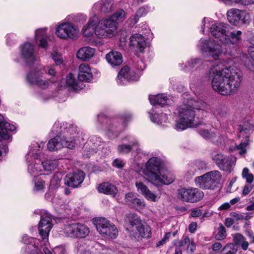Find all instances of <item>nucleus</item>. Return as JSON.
<instances>
[{
	"mask_svg": "<svg viewBox=\"0 0 254 254\" xmlns=\"http://www.w3.org/2000/svg\"><path fill=\"white\" fill-rule=\"evenodd\" d=\"M245 239V237L240 233H237L233 235V241L237 245H240Z\"/></svg>",
	"mask_w": 254,
	"mask_h": 254,
	"instance_id": "nucleus-45",
	"label": "nucleus"
},
{
	"mask_svg": "<svg viewBox=\"0 0 254 254\" xmlns=\"http://www.w3.org/2000/svg\"><path fill=\"white\" fill-rule=\"evenodd\" d=\"M49 84L48 80H43L39 77L34 78V80L33 79V84L43 89H47L49 87Z\"/></svg>",
	"mask_w": 254,
	"mask_h": 254,
	"instance_id": "nucleus-35",
	"label": "nucleus"
},
{
	"mask_svg": "<svg viewBox=\"0 0 254 254\" xmlns=\"http://www.w3.org/2000/svg\"><path fill=\"white\" fill-rule=\"evenodd\" d=\"M45 171H52L55 169L58 166V160L56 159L47 160L42 163Z\"/></svg>",
	"mask_w": 254,
	"mask_h": 254,
	"instance_id": "nucleus-31",
	"label": "nucleus"
},
{
	"mask_svg": "<svg viewBox=\"0 0 254 254\" xmlns=\"http://www.w3.org/2000/svg\"><path fill=\"white\" fill-rule=\"evenodd\" d=\"M149 100L150 104L153 106L158 105L163 106L166 104H169L170 102L167 96L164 94H160L156 96L150 95L149 96Z\"/></svg>",
	"mask_w": 254,
	"mask_h": 254,
	"instance_id": "nucleus-22",
	"label": "nucleus"
},
{
	"mask_svg": "<svg viewBox=\"0 0 254 254\" xmlns=\"http://www.w3.org/2000/svg\"><path fill=\"white\" fill-rule=\"evenodd\" d=\"M107 62L112 66H118L123 62L122 54L118 52L111 51L106 56Z\"/></svg>",
	"mask_w": 254,
	"mask_h": 254,
	"instance_id": "nucleus-20",
	"label": "nucleus"
},
{
	"mask_svg": "<svg viewBox=\"0 0 254 254\" xmlns=\"http://www.w3.org/2000/svg\"><path fill=\"white\" fill-rule=\"evenodd\" d=\"M53 227L51 215L45 210L42 211L38 225V229L39 234L44 243L48 242L49 233Z\"/></svg>",
	"mask_w": 254,
	"mask_h": 254,
	"instance_id": "nucleus-11",
	"label": "nucleus"
},
{
	"mask_svg": "<svg viewBox=\"0 0 254 254\" xmlns=\"http://www.w3.org/2000/svg\"><path fill=\"white\" fill-rule=\"evenodd\" d=\"M61 179V174L60 173H56L51 180V185L54 186L55 187H58L60 185Z\"/></svg>",
	"mask_w": 254,
	"mask_h": 254,
	"instance_id": "nucleus-43",
	"label": "nucleus"
},
{
	"mask_svg": "<svg viewBox=\"0 0 254 254\" xmlns=\"http://www.w3.org/2000/svg\"><path fill=\"white\" fill-rule=\"evenodd\" d=\"M137 75L135 72L130 69L127 66H125L122 68L119 71L118 75V82L122 84L124 80L128 81H134L137 80Z\"/></svg>",
	"mask_w": 254,
	"mask_h": 254,
	"instance_id": "nucleus-16",
	"label": "nucleus"
},
{
	"mask_svg": "<svg viewBox=\"0 0 254 254\" xmlns=\"http://www.w3.org/2000/svg\"><path fill=\"white\" fill-rule=\"evenodd\" d=\"M47 28H41L35 31V39L39 41V45L42 48H46L48 47V36L47 35Z\"/></svg>",
	"mask_w": 254,
	"mask_h": 254,
	"instance_id": "nucleus-23",
	"label": "nucleus"
},
{
	"mask_svg": "<svg viewBox=\"0 0 254 254\" xmlns=\"http://www.w3.org/2000/svg\"><path fill=\"white\" fill-rule=\"evenodd\" d=\"M201 63V60L199 59L196 58L191 59L190 61H188L185 65L184 67H183V69L185 71H188L189 69H191L197 65Z\"/></svg>",
	"mask_w": 254,
	"mask_h": 254,
	"instance_id": "nucleus-39",
	"label": "nucleus"
},
{
	"mask_svg": "<svg viewBox=\"0 0 254 254\" xmlns=\"http://www.w3.org/2000/svg\"><path fill=\"white\" fill-rule=\"evenodd\" d=\"M84 177L85 173L80 170L69 173L64 178V184L73 188L77 187L83 182Z\"/></svg>",
	"mask_w": 254,
	"mask_h": 254,
	"instance_id": "nucleus-14",
	"label": "nucleus"
},
{
	"mask_svg": "<svg viewBox=\"0 0 254 254\" xmlns=\"http://www.w3.org/2000/svg\"><path fill=\"white\" fill-rule=\"evenodd\" d=\"M199 133L204 138H210L213 136L212 133L207 129H200Z\"/></svg>",
	"mask_w": 254,
	"mask_h": 254,
	"instance_id": "nucleus-55",
	"label": "nucleus"
},
{
	"mask_svg": "<svg viewBox=\"0 0 254 254\" xmlns=\"http://www.w3.org/2000/svg\"><path fill=\"white\" fill-rule=\"evenodd\" d=\"M51 55L52 59L55 61L57 65H60L63 63V60L61 55L57 51H53Z\"/></svg>",
	"mask_w": 254,
	"mask_h": 254,
	"instance_id": "nucleus-44",
	"label": "nucleus"
},
{
	"mask_svg": "<svg viewBox=\"0 0 254 254\" xmlns=\"http://www.w3.org/2000/svg\"><path fill=\"white\" fill-rule=\"evenodd\" d=\"M242 177L246 180L248 183L251 184L254 180V175L250 173L249 169L248 168H244L242 173Z\"/></svg>",
	"mask_w": 254,
	"mask_h": 254,
	"instance_id": "nucleus-40",
	"label": "nucleus"
},
{
	"mask_svg": "<svg viewBox=\"0 0 254 254\" xmlns=\"http://www.w3.org/2000/svg\"><path fill=\"white\" fill-rule=\"evenodd\" d=\"M227 19L229 22L235 25L246 23V18H249V14L238 9L232 8L227 12Z\"/></svg>",
	"mask_w": 254,
	"mask_h": 254,
	"instance_id": "nucleus-13",
	"label": "nucleus"
},
{
	"mask_svg": "<svg viewBox=\"0 0 254 254\" xmlns=\"http://www.w3.org/2000/svg\"><path fill=\"white\" fill-rule=\"evenodd\" d=\"M59 125L55 124L53 128L52 132L56 134L57 136L50 139L47 144L48 148L52 151L55 150L61 149L63 147H66L69 149H72L75 146L74 139L71 138H67V135H63L57 128Z\"/></svg>",
	"mask_w": 254,
	"mask_h": 254,
	"instance_id": "nucleus-5",
	"label": "nucleus"
},
{
	"mask_svg": "<svg viewBox=\"0 0 254 254\" xmlns=\"http://www.w3.org/2000/svg\"><path fill=\"white\" fill-rule=\"evenodd\" d=\"M161 160L157 157L150 158L146 163L143 170L144 177L149 182L156 186L169 185L173 179L161 173Z\"/></svg>",
	"mask_w": 254,
	"mask_h": 254,
	"instance_id": "nucleus-3",
	"label": "nucleus"
},
{
	"mask_svg": "<svg viewBox=\"0 0 254 254\" xmlns=\"http://www.w3.org/2000/svg\"><path fill=\"white\" fill-rule=\"evenodd\" d=\"M25 82L30 86L32 85V73L30 70L26 74Z\"/></svg>",
	"mask_w": 254,
	"mask_h": 254,
	"instance_id": "nucleus-60",
	"label": "nucleus"
},
{
	"mask_svg": "<svg viewBox=\"0 0 254 254\" xmlns=\"http://www.w3.org/2000/svg\"><path fill=\"white\" fill-rule=\"evenodd\" d=\"M98 120L101 123L105 124H107L110 122V119L103 114L99 115L98 116Z\"/></svg>",
	"mask_w": 254,
	"mask_h": 254,
	"instance_id": "nucleus-59",
	"label": "nucleus"
},
{
	"mask_svg": "<svg viewBox=\"0 0 254 254\" xmlns=\"http://www.w3.org/2000/svg\"><path fill=\"white\" fill-rule=\"evenodd\" d=\"M227 234L225 228L220 224L217 229V233L215 235V238L218 241L225 239L226 238Z\"/></svg>",
	"mask_w": 254,
	"mask_h": 254,
	"instance_id": "nucleus-34",
	"label": "nucleus"
},
{
	"mask_svg": "<svg viewBox=\"0 0 254 254\" xmlns=\"http://www.w3.org/2000/svg\"><path fill=\"white\" fill-rule=\"evenodd\" d=\"M97 231L102 237L107 239H115L118 230L115 225L105 218L100 217L94 220Z\"/></svg>",
	"mask_w": 254,
	"mask_h": 254,
	"instance_id": "nucleus-7",
	"label": "nucleus"
},
{
	"mask_svg": "<svg viewBox=\"0 0 254 254\" xmlns=\"http://www.w3.org/2000/svg\"><path fill=\"white\" fill-rule=\"evenodd\" d=\"M65 236L73 238H84L89 234V228L81 223H73L65 225L63 229Z\"/></svg>",
	"mask_w": 254,
	"mask_h": 254,
	"instance_id": "nucleus-10",
	"label": "nucleus"
},
{
	"mask_svg": "<svg viewBox=\"0 0 254 254\" xmlns=\"http://www.w3.org/2000/svg\"><path fill=\"white\" fill-rule=\"evenodd\" d=\"M129 45L132 50L141 53L146 47V42L141 34H134L130 37Z\"/></svg>",
	"mask_w": 254,
	"mask_h": 254,
	"instance_id": "nucleus-15",
	"label": "nucleus"
},
{
	"mask_svg": "<svg viewBox=\"0 0 254 254\" xmlns=\"http://www.w3.org/2000/svg\"><path fill=\"white\" fill-rule=\"evenodd\" d=\"M249 140L246 139L244 142H242L239 145H236V148L239 150V154L241 155H244L247 153L246 147L249 145Z\"/></svg>",
	"mask_w": 254,
	"mask_h": 254,
	"instance_id": "nucleus-42",
	"label": "nucleus"
},
{
	"mask_svg": "<svg viewBox=\"0 0 254 254\" xmlns=\"http://www.w3.org/2000/svg\"><path fill=\"white\" fill-rule=\"evenodd\" d=\"M98 191L100 192L107 194H110L114 196L118 191L117 188L113 185L104 182L100 184L98 187Z\"/></svg>",
	"mask_w": 254,
	"mask_h": 254,
	"instance_id": "nucleus-24",
	"label": "nucleus"
},
{
	"mask_svg": "<svg viewBox=\"0 0 254 254\" xmlns=\"http://www.w3.org/2000/svg\"><path fill=\"white\" fill-rule=\"evenodd\" d=\"M113 3L112 0H102L94 4V7L104 13H109L113 9Z\"/></svg>",
	"mask_w": 254,
	"mask_h": 254,
	"instance_id": "nucleus-26",
	"label": "nucleus"
},
{
	"mask_svg": "<svg viewBox=\"0 0 254 254\" xmlns=\"http://www.w3.org/2000/svg\"><path fill=\"white\" fill-rule=\"evenodd\" d=\"M113 165L114 167L121 169L124 166V163L122 160L116 159L113 161Z\"/></svg>",
	"mask_w": 254,
	"mask_h": 254,
	"instance_id": "nucleus-58",
	"label": "nucleus"
},
{
	"mask_svg": "<svg viewBox=\"0 0 254 254\" xmlns=\"http://www.w3.org/2000/svg\"><path fill=\"white\" fill-rule=\"evenodd\" d=\"M190 243V239L188 236L184 237V239L181 241H176L175 246L176 248L185 246L186 244Z\"/></svg>",
	"mask_w": 254,
	"mask_h": 254,
	"instance_id": "nucleus-50",
	"label": "nucleus"
},
{
	"mask_svg": "<svg viewBox=\"0 0 254 254\" xmlns=\"http://www.w3.org/2000/svg\"><path fill=\"white\" fill-rule=\"evenodd\" d=\"M238 248L232 243L227 244L221 251V254H236Z\"/></svg>",
	"mask_w": 254,
	"mask_h": 254,
	"instance_id": "nucleus-32",
	"label": "nucleus"
},
{
	"mask_svg": "<svg viewBox=\"0 0 254 254\" xmlns=\"http://www.w3.org/2000/svg\"><path fill=\"white\" fill-rule=\"evenodd\" d=\"M56 34L61 39H75L77 37L78 32L71 24L65 23L57 27Z\"/></svg>",
	"mask_w": 254,
	"mask_h": 254,
	"instance_id": "nucleus-12",
	"label": "nucleus"
},
{
	"mask_svg": "<svg viewBox=\"0 0 254 254\" xmlns=\"http://www.w3.org/2000/svg\"><path fill=\"white\" fill-rule=\"evenodd\" d=\"M136 187L138 190H140L141 192L144 196L149 200L152 201H156V195L152 193L147 187L143 184L142 182L136 183Z\"/></svg>",
	"mask_w": 254,
	"mask_h": 254,
	"instance_id": "nucleus-27",
	"label": "nucleus"
},
{
	"mask_svg": "<svg viewBox=\"0 0 254 254\" xmlns=\"http://www.w3.org/2000/svg\"><path fill=\"white\" fill-rule=\"evenodd\" d=\"M136 229L141 237L146 238L150 237L151 230L149 226L140 224L136 227Z\"/></svg>",
	"mask_w": 254,
	"mask_h": 254,
	"instance_id": "nucleus-30",
	"label": "nucleus"
},
{
	"mask_svg": "<svg viewBox=\"0 0 254 254\" xmlns=\"http://www.w3.org/2000/svg\"><path fill=\"white\" fill-rule=\"evenodd\" d=\"M207 74L211 77L213 89L224 95L236 93L243 79L241 73L231 67L220 69L213 66Z\"/></svg>",
	"mask_w": 254,
	"mask_h": 254,
	"instance_id": "nucleus-2",
	"label": "nucleus"
},
{
	"mask_svg": "<svg viewBox=\"0 0 254 254\" xmlns=\"http://www.w3.org/2000/svg\"><path fill=\"white\" fill-rule=\"evenodd\" d=\"M94 53V49L89 47H84L78 50L76 56L78 59L85 61L91 59Z\"/></svg>",
	"mask_w": 254,
	"mask_h": 254,
	"instance_id": "nucleus-21",
	"label": "nucleus"
},
{
	"mask_svg": "<svg viewBox=\"0 0 254 254\" xmlns=\"http://www.w3.org/2000/svg\"><path fill=\"white\" fill-rule=\"evenodd\" d=\"M44 70L46 73L51 76H55L56 73V69L54 65L44 67Z\"/></svg>",
	"mask_w": 254,
	"mask_h": 254,
	"instance_id": "nucleus-52",
	"label": "nucleus"
},
{
	"mask_svg": "<svg viewBox=\"0 0 254 254\" xmlns=\"http://www.w3.org/2000/svg\"><path fill=\"white\" fill-rule=\"evenodd\" d=\"M117 22L111 19H103L98 22L95 35L99 38H111L117 32Z\"/></svg>",
	"mask_w": 254,
	"mask_h": 254,
	"instance_id": "nucleus-8",
	"label": "nucleus"
},
{
	"mask_svg": "<svg viewBox=\"0 0 254 254\" xmlns=\"http://www.w3.org/2000/svg\"><path fill=\"white\" fill-rule=\"evenodd\" d=\"M98 23V19L96 17L91 18L88 23L82 29L83 34L85 37H90L95 34L96 25Z\"/></svg>",
	"mask_w": 254,
	"mask_h": 254,
	"instance_id": "nucleus-19",
	"label": "nucleus"
},
{
	"mask_svg": "<svg viewBox=\"0 0 254 254\" xmlns=\"http://www.w3.org/2000/svg\"><path fill=\"white\" fill-rule=\"evenodd\" d=\"M126 18V12L123 9H120L117 11L110 18L111 20H114L118 22H122Z\"/></svg>",
	"mask_w": 254,
	"mask_h": 254,
	"instance_id": "nucleus-37",
	"label": "nucleus"
},
{
	"mask_svg": "<svg viewBox=\"0 0 254 254\" xmlns=\"http://www.w3.org/2000/svg\"><path fill=\"white\" fill-rule=\"evenodd\" d=\"M194 166L197 167L198 170H201L205 168L206 164L202 161H197L195 163Z\"/></svg>",
	"mask_w": 254,
	"mask_h": 254,
	"instance_id": "nucleus-61",
	"label": "nucleus"
},
{
	"mask_svg": "<svg viewBox=\"0 0 254 254\" xmlns=\"http://www.w3.org/2000/svg\"><path fill=\"white\" fill-rule=\"evenodd\" d=\"M136 198V197L134 193L132 192L127 193L125 195L126 202L127 204L131 205Z\"/></svg>",
	"mask_w": 254,
	"mask_h": 254,
	"instance_id": "nucleus-48",
	"label": "nucleus"
},
{
	"mask_svg": "<svg viewBox=\"0 0 254 254\" xmlns=\"http://www.w3.org/2000/svg\"><path fill=\"white\" fill-rule=\"evenodd\" d=\"M150 117L152 122L157 124H161L163 122H166L167 120L166 115L165 114H162L159 115L157 114L153 115L150 113Z\"/></svg>",
	"mask_w": 254,
	"mask_h": 254,
	"instance_id": "nucleus-36",
	"label": "nucleus"
},
{
	"mask_svg": "<svg viewBox=\"0 0 254 254\" xmlns=\"http://www.w3.org/2000/svg\"><path fill=\"white\" fill-rule=\"evenodd\" d=\"M138 142L137 141H132L130 144L127 145L123 144L119 145L118 147V151L120 153L126 154L129 153L134 147L136 148L137 151H139L138 149Z\"/></svg>",
	"mask_w": 254,
	"mask_h": 254,
	"instance_id": "nucleus-29",
	"label": "nucleus"
},
{
	"mask_svg": "<svg viewBox=\"0 0 254 254\" xmlns=\"http://www.w3.org/2000/svg\"><path fill=\"white\" fill-rule=\"evenodd\" d=\"M203 106L201 102L190 101L188 104H184L178 109L179 120L176 127L177 129L184 130L189 127H194L195 113L194 109L200 110Z\"/></svg>",
	"mask_w": 254,
	"mask_h": 254,
	"instance_id": "nucleus-4",
	"label": "nucleus"
},
{
	"mask_svg": "<svg viewBox=\"0 0 254 254\" xmlns=\"http://www.w3.org/2000/svg\"><path fill=\"white\" fill-rule=\"evenodd\" d=\"M20 54L24 63V66L29 67L30 69L32 62V44L26 42L21 46Z\"/></svg>",
	"mask_w": 254,
	"mask_h": 254,
	"instance_id": "nucleus-17",
	"label": "nucleus"
},
{
	"mask_svg": "<svg viewBox=\"0 0 254 254\" xmlns=\"http://www.w3.org/2000/svg\"><path fill=\"white\" fill-rule=\"evenodd\" d=\"M66 83L67 85L72 87L73 89H77L78 88L77 81L71 73H69L67 75Z\"/></svg>",
	"mask_w": 254,
	"mask_h": 254,
	"instance_id": "nucleus-41",
	"label": "nucleus"
},
{
	"mask_svg": "<svg viewBox=\"0 0 254 254\" xmlns=\"http://www.w3.org/2000/svg\"><path fill=\"white\" fill-rule=\"evenodd\" d=\"M195 250V245L193 241L190 242L187 248V252L189 254H192Z\"/></svg>",
	"mask_w": 254,
	"mask_h": 254,
	"instance_id": "nucleus-57",
	"label": "nucleus"
},
{
	"mask_svg": "<svg viewBox=\"0 0 254 254\" xmlns=\"http://www.w3.org/2000/svg\"><path fill=\"white\" fill-rule=\"evenodd\" d=\"M234 166V161L232 160V159L229 157L226 156L225 158L223 159L222 163L219 164L218 167L221 170L230 173Z\"/></svg>",
	"mask_w": 254,
	"mask_h": 254,
	"instance_id": "nucleus-28",
	"label": "nucleus"
},
{
	"mask_svg": "<svg viewBox=\"0 0 254 254\" xmlns=\"http://www.w3.org/2000/svg\"><path fill=\"white\" fill-rule=\"evenodd\" d=\"M177 196L183 202L195 203L203 198L204 193L197 188L184 187L178 190Z\"/></svg>",
	"mask_w": 254,
	"mask_h": 254,
	"instance_id": "nucleus-9",
	"label": "nucleus"
},
{
	"mask_svg": "<svg viewBox=\"0 0 254 254\" xmlns=\"http://www.w3.org/2000/svg\"><path fill=\"white\" fill-rule=\"evenodd\" d=\"M222 246L220 243L216 242L212 245L211 248L213 251H217L222 248Z\"/></svg>",
	"mask_w": 254,
	"mask_h": 254,
	"instance_id": "nucleus-64",
	"label": "nucleus"
},
{
	"mask_svg": "<svg viewBox=\"0 0 254 254\" xmlns=\"http://www.w3.org/2000/svg\"><path fill=\"white\" fill-rule=\"evenodd\" d=\"M2 126V127L0 128V139H4L8 140L10 137L9 132L14 131L16 129V127L14 125L6 122L5 121Z\"/></svg>",
	"mask_w": 254,
	"mask_h": 254,
	"instance_id": "nucleus-25",
	"label": "nucleus"
},
{
	"mask_svg": "<svg viewBox=\"0 0 254 254\" xmlns=\"http://www.w3.org/2000/svg\"><path fill=\"white\" fill-rule=\"evenodd\" d=\"M226 157V156L223 155L221 153H217L213 155L212 159L216 162L217 165L218 166L219 164L221 163H222L223 159H224Z\"/></svg>",
	"mask_w": 254,
	"mask_h": 254,
	"instance_id": "nucleus-46",
	"label": "nucleus"
},
{
	"mask_svg": "<svg viewBox=\"0 0 254 254\" xmlns=\"http://www.w3.org/2000/svg\"><path fill=\"white\" fill-rule=\"evenodd\" d=\"M139 17L138 15H132L127 20V22L131 26H132L135 24L138 21Z\"/></svg>",
	"mask_w": 254,
	"mask_h": 254,
	"instance_id": "nucleus-54",
	"label": "nucleus"
},
{
	"mask_svg": "<svg viewBox=\"0 0 254 254\" xmlns=\"http://www.w3.org/2000/svg\"><path fill=\"white\" fill-rule=\"evenodd\" d=\"M33 254H53L47 248H44L43 250L35 247L33 250Z\"/></svg>",
	"mask_w": 254,
	"mask_h": 254,
	"instance_id": "nucleus-51",
	"label": "nucleus"
},
{
	"mask_svg": "<svg viewBox=\"0 0 254 254\" xmlns=\"http://www.w3.org/2000/svg\"><path fill=\"white\" fill-rule=\"evenodd\" d=\"M61 130L59 131L62 133H63L64 136L67 135V138H69L68 136L67 133L72 134H73L76 131V127L74 125H69L68 127H64V129H62V127H60ZM72 138V137H71ZM73 139V138H72Z\"/></svg>",
	"mask_w": 254,
	"mask_h": 254,
	"instance_id": "nucleus-38",
	"label": "nucleus"
},
{
	"mask_svg": "<svg viewBox=\"0 0 254 254\" xmlns=\"http://www.w3.org/2000/svg\"><path fill=\"white\" fill-rule=\"evenodd\" d=\"M201 214L202 212L200 209L193 210L190 213V215L193 217H199L201 216Z\"/></svg>",
	"mask_w": 254,
	"mask_h": 254,
	"instance_id": "nucleus-62",
	"label": "nucleus"
},
{
	"mask_svg": "<svg viewBox=\"0 0 254 254\" xmlns=\"http://www.w3.org/2000/svg\"><path fill=\"white\" fill-rule=\"evenodd\" d=\"M131 206L136 209H142L145 207V204L144 201L136 197Z\"/></svg>",
	"mask_w": 254,
	"mask_h": 254,
	"instance_id": "nucleus-47",
	"label": "nucleus"
},
{
	"mask_svg": "<svg viewBox=\"0 0 254 254\" xmlns=\"http://www.w3.org/2000/svg\"><path fill=\"white\" fill-rule=\"evenodd\" d=\"M32 160V153H31V149L30 148H29L28 151L26 153L24 156V160L26 162L28 165V171L30 172V165H31V161Z\"/></svg>",
	"mask_w": 254,
	"mask_h": 254,
	"instance_id": "nucleus-49",
	"label": "nucleus"
},
{
	"mask_svg": "<svg viewBox=\"0 0 254 254\" xmlns=\"http://www.w3.org/2000/svg\"><path fill=\"white\" fill-rule=\"evenodd\" d=\"M78 78L81 81L89 82L92 78L91 69L86 64H82L79 67Z\"/></svg>",
	"mask_w": 254,
	"mask_h": 254,
	"instance_id": "nucleus-18",
	"label": "nucleus"
},
{
	"mask_svg": "<svg viewBox=\"0 0 254 254\" xmlns=\"http://www.w3.org/2000/svg\"><path fill=\"white\" fill-rule=\"evenodd\" d=\"M228 25L224 23L217 22L212 24L210 27V32L212 35L219 39L222 43L220 46L215 40H200L199 47L202 53H205L212 57L215 60L218 58L219 55L225 49L226 52L230 53L228 51L234 45L241 40V31H234L229 33L227 29Z\"/></svg>",
	"mask_w": 254,
	"mask_h": 254,
	"instance_id": "nucleus-1",
	"label": "nucleus"
},
{
	"mask_svg": "<svg viewBox=\"0 0 254 254\" xmlns=\"http://www.w3.org/2000/svg\"><path fill=\"white\" fill-rule=\"evenodd\" d=\"M170 236V233H166L164 238L156 244V246L158 247L164 244L168 240Z\"/></svg>",
	"mask_w": 254,
	"mask_h": 254,
	"instance_id": "nucleus-56",
	"label": "nucleus"
},
{
	"mask_svg": "<svg viewBox=\"0 0 254 254\" xmlns=\"http://www.w3.org/2000/svg\"><path fill=\"white\" fill-rule=\"evenodd\" d=\"M22 242L24 244L27 245L31 243V238L27 235H24L22 237Z\"/></svg>",
	"mask_w": 254,
	"mask_h": 254,
	"instance_id": "nucleus-63",
	"label": "nucleus"
},
{
	"mask_svg": "<svg viewBox=\"0 0 254 254\" xmlns=\"http://www.w3.org/2000/svg\"><path fill=\"white\" fill-rule=\"evenodd\" d=\"M221 175L218 171L209 172L195 178L194 182L197 187L206 190H213L220 183Z\"/></svg>",
	"mask_w": 254,
	"mask_h": 254,
	"instance_id": "nucleus-6",
	"label": "nucleus"
},
{
	"mask_svg": "<svg viewBox=\"0 0 254 254\" xmlns=\"http://www.w3.org/2000/svg\"><path fill=\"white\" fill-rule=\"evenodd\" d=\"M127 220L128 221L130 225L132 226L136 225L137 226L140 224V220L137 214L135 213H128L126 216Z\"/></svg>",
	"mask_w": 254,
	"mask_h": 254,
	"instance_id": "nucleus-33",
	"label": "nucleus"
},
{
	"mask_svg": "<svg viewBox=\"0 0 254 254\" xmlns=\"http://www.w3.org/2000/svg\"><path fill=\"white\" fill-rule=\"evenodd\" d=\"M44 181L42 180H38L35 185V190L37 191H41L44 189L45 185Z\"/></svg>",
	"mask_w": 254,
	"mask_h": 254,
	"instance_id": "nucleus-53",
	"label": "nucleus"
}]
</instances>
